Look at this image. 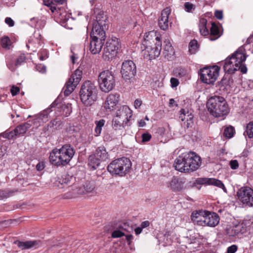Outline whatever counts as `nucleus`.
I'll list each match as a JSON object with an SVG mask.
<instances>
[{
	"label": "nucleus",
	"instance_id": "a18cd8bd",
	"mask_svg": "<svg viewBox=\"0 0 253 253\" xmlns=\"http://www.w3.org/2000/svg\"><path fill=\"white\" fill-rule=\"evenodd\" d=\"M26 60V56L24 54H21L19 55L18 58L16 60L15 66L18 67L21 65V64L25 62Z\"/></svg>",
	"mask_w": 253,
	"mask_h": 253
},
{
	"label": "nucleus",
	"instance_id": "e2e57ef3",
	"mask_svg": "<svg viewBox=\"0 0 253 253\" xmlns=\"http://www.w3.org/2000/svg\"><path fill=\"white\" fill-rule=\"evenodd\" d=\"M6 153V149L5 146H0V158L4 156Z\"/></svg>",
	"mask_w": 253,
	"mask_h": 253
},
{
	"label": "nucleus",
	"instance_id": "7c9ffc66",
	"mask_svg": "<svg viewBox=\"0 0 253 253\" xmlns=\"http://www.w3.org/2000/svg\"><path fill=\"white\" fill-rule=\"evenodd\" d=\"M221 35L222 33L220 32L218 27L215 23L212 22L210 28V33L208 36L209 39L211 41H215L218 39Z\"/></svg>",
	"mask_w": 253,
	"mask_h": 253
},
{
	"label": "nucleus",
	"instance_id": "6ab92c4d",
	"mask_svg": "<svg viewBox=\"0 0 253 253\" xmlns=\"http://www.w3.org/2000/svg\"><path fill=\"white\" fill-rule=\"evenodd\" d=\"M170 13L171 9L169 7H166L162 10L161 16L158 19V26L162 30H168L169 25L170 24L169 20Z\"/></svg>",
	"mask_w": 253,
	"mask_h": 253
},
{
	"label": "nucleus",
	"instance_id": "72a5a7b5",
	"mask_svg": "<svg viewBox=\"0 0 253 253\" xmlns=\"http://www.w3.org/2000/svg\"><path fill=\"white\" fill-rule=\"evenodd\" d=\"M41 244L39 241H28L26 242H20L18 243V246L23 249H27L31 248H37Z\"/></svg>",
	"mask_w": 253,
	"mask_h": 253
},
{
	"label": "nucleus",
	"instance_id": "f03ea898",
	"mask_svg": "<svg viewBox=\"0 0 253 253\" xmlns=\"http://www.w3.org/2000/svg\"><path fill=\"white\" fill-rule=\"evenodd\" d=\"M75 153V150L70 145L66 144L60 148H54L50 153V163L56 166H65L69 164Z\"/></svg>",
	"mask_w": 253,
	"mask_h": 253
},
{
	"label": "nucleus",
	"instance_id": "c756f323",
	"mask_svg": "<svg viewBox=\"0 0 253 253\" xmlns=\"http://www.w3.org/2000/svg\"><path fill=\"white\" fill-rule=\"evenodd\" d=\"M164 43V56L169 60H172L174 58V50L169 41H165Z\"/></svg>",
	"mask_w": 253,
	"mask_h": 253
},
{
	"label": "nucleus",
	"instance_id": "ea45409f",
	"mask_svg": "<svg viewBox=\"0 0 253 253\" xmlns=\"http://www.w3.org/2000/svg\"><path fill=\"white\" fill-rule=\"evenodd\" d=\"M234 134V128L233 127L230 126L226 127L224 130L223 135L227 138H230L233 137Z\"/></svg>",
	"mask_w": 253,
	"mask_h": 253
},
{
	"label": "nucleus",
	"instance_id": "f704fd0d",
	"mask_svg": "<svg viewBox=\"0 0 253 253\" xmlns=\"http://www.w3.org/2000/svg\"><path fill=\"white\" fill-rule=\"evenodd\" d=\"M106 16L102 11H99L96 17V21L93 22V24H98L101 26L106 27Z\"/></svg>",
	"mask_w": 253,
	"mask_h": 253
},
{
	"label": "nucleus",
	"instance_id": "ddd939ff",
	"mask_svg": "<svg viewBox=\"0 0 253 253\" xmlns=\"http://www.w3.org/2000/svg\"><path fill=\"white\" fill-rule=\"evenodd\" d=\"M239 201L243 205L248 206H253V189L249 187L245 186L240 188L237 193Z\"/></svg>",
	"mask_w": 253,
	"mask_h": 253
},
{
	"label": "nucleus",
	"instance_id": "603ef678",
	"mask_svg": "<svg viewBox=\"0 0 253 253\" xmlns=\"http://www.w3.org/2000/svg\"><path fill=\"white\" fill-rule=\"evenodd\" d=\"M230 166L233 169H237L239 167L238 162L237 160H232L230 162Z\"/></svg>",
	"mask_w": 253,
	"mask_h": 253
},
{
	"label": "nucleus",
	"instance_id": "37998d69",
	"mask_svg": "<svg viewBox=\"0 0 253 253\" xmlns=\"http://www.w3.org/2000/svg\"><path fill=\"white\" fill-rule=\"evenodd\" d=\"M246 132L250 138H253V122H250L247 125Z\"/></svg>",
	"mask_w": 253,
	"mask_h": 253
},
{
	"label": "nucleus",
	"instance_id": "4d7b16f0",
	"mask_svg": "<svg viewBox=\"0 0 253 253\" xmlns=\"http://www.w3.org/2000/svg\"><path fill=\"white\" fill-rule=\"evenodd\" d=\"M5 22L10 27H12L14 25V21L10 17H6L5 19Z\"/></svg>",
	"mask_w": 253,
	"mask_h": 253
},
{
	"label": "nucleus",
	"instance_id": "5701e85b",
	"mask_svg": "<svg viewBox=\"0 0 253 253\" xmlns=\"http://www.w3.org/2000/svg\"><path fill=\"white\" fill-rule=\"evenodd\" d=\"M185 180L177 177H173L168 187L174 192H180L184 189Z\"/></svg>",
	"mask_w": 253,
	"mask_h": 253
},
{
	"label": "nucleus",
	"instance_id": "dca6fc26",
	"mask_svg": "<svg viewBox=\"0 0 253 253\" xmlns=\"http://www.w3.org/2000/svg\"><path fill=\"white\" fill-rule=\"evenodd\" d=\"M188 172L197 169L201 164V158L195 153H186Z\"/></svg>",
	"mask_w": 253,
	"mask_h": 253
},
{
	"label": "nucleus",
	"instance_id": "3c124183",
	"mask_svg": "<svg viewBox=\"0 0 253 253\" xmlns=\"http://www.w3.org/2000/svg\"><path fill=\"white\" fill-rule=\"evenodd\" d=\"M237 250V246L233 245L227 248V253H235Z\"/></svg>",
	"mask_w": 253,
	"mask_h": 253
},
{
	"label": "nucleus",
	"instance_id": "4c0bfd02",
	"mask_svg": "<svg viewBox=\"0 0 253 253\" xmlns=\"http://www.w3.org/2000/svg\"><path fill=\"white\" fill-rule=\"evenodd\" d=\"M106 121L104 119H100L99 121H96L95 124L96 127L95 128V135L99 136L101 132L102 127L104 126Z\"/></svg>",
	"mask_w": 253,
	"mask_h": 253
},
{
	"label": "nucleus",
	"instance_id": "393cba45",
	"mask_svg": "<svg viewBox=\"0 0 253 253\" xmlns=\"http://www.w3.org/2000/svg\"><path fill=\"white\" fill-rule=\"evenodd\" d=\"M197 182L201 184L214 185L221 188L224 192H227L226 189L222 182L218 179L213 178H200L197 180Z\"/></svg>",
	"mask_w": 253,
	"mask_h": 253
},
{
	"label": "nucleus",
	"instance_id": "b1692460",
	"mask_svg": "<svg viewBox=\"0 0 253 253\" xmlns=\"http://www.w3.org/2000/svg\"><path fill=\"white\" fill-rule=\"evenodd\" d=\"M105 40L97 39V38H90V41L89 45L90 52L92 54L99 53L104 44Z\"/></svg>",
	"mask_w": 253,
	"mask_h": 253
},
{
	"label": "nucleus",
	"instance_id": "4468645a",
	"mask_svg": "<svg viewBox=\"0 0 253 253\" xmlns=\"http://www.w3.org/2000/svg\"><path fill=\"white\" fill-rule=\"evenodd\" d=\"M121 73L124 79L127 80L132 79L136 73L135 64L131 60L125 61L122 64Z\"/></svg>",
	"mask_w": 253,
	"mask_h": 253
},
{
	"label": "nucleus",
	"instance_id": "9b49d317",
	"mask_svg": "<svg viewBox=\"0 0 253 253\" xmlns=\"http://www.w3.org/2000/svg\"><path fill=\"white\" fill-rule=\"evenodd\" d=\"M247 45H245L238 48L233 53L231 54L233 60L235 62V65L239 67V70L242 73H246L247 72V68L245 64L247 55L246 53L245 47Z\"/></svg>",
	"mask_w": 253,
	"mask_h": 253
},
{
	"label": "nucleus",
	"instance_id": "a878e982",
	"mask_svg": "<svg viewBox=\"0 0 253 253\" xmlns=\"http://www.w3.org/2000/svg\"><path fill=\"white\" fill-rule=\"evenodd\" d=\"M106 27L104 26H101L99 25L92 24V31L90 34V38H97V39H100L105 40V33L104 29Z\"/></svg>",
	"mask_w": 253,
	"mask_h": 253
},
{
	"label": "nucleus",
	"instance_id": "2eb2a0df",
	"mask_svg": "<svg viewBox=\"0 0 253 253\" xmlns=\"http://www.w3.org/2000/svg\"><path fill=\"white\" fill-rule=\"evenodd\" d=\"M31 121L17 126L14 130L6 132L4 133V137L11 139L15 136H19L25 134L27 130L31 127Z\"/></svg>",
	"mask_w": 253,
	"mask_h": 253
},
{
	"label": "nucleus",
	"instance_id": "0eeeda50",
	"mask_svg": "<svg viewBox=\"0 0 253 253\" xmlns=\"http://www.w3.org/2000/svg\"><path fill=\"white\" fill-rule=\"evenodd\" d=\"M98 83L100 89L105 92H108L115 86V77L109 70L101 72L98 76Z\"/></svg>",
	"mask_w": 253,
	"mask_h": 253
},
{
	"label": "nucleus",
	"instance_id": "f8f14e48",
	"mask_svg": "<svg viewBox=\"0 0 253 253\" xmlns=\"http://www.w3.org/2000/svg\"><path fill=\"white\" fill-rule=\"evenodd\" d=\"M56 105V102L54 101L48 108L33 116L32 117L33 119L31 121L33 126L35 127L38 128L47 122L49 120V113L52 112L51 108Z\"/></svg>",
	"mask_w": 253,
	"mask_h": 253
},
{
	"label": "nucleus",
	"instance_id": "6e6552de",
	"mask_svg": "<svg viewBox=\"0 0 253 253\" xmlns=\"http://www.w3.org/2000/svg\"><path fill=\"white\" fill-rule=\"evenodd\" d=\"M219 71L217 66L205 67L200 70V79L205 84H213L219 76Z\"/></svg>",
	"mask_w": 253,
	"mask_h": 253
},
{
	"label": "nucleus",
	"instance_id": "f257e3e1",
	"mask_svg": "<svg viewBox=\"0 0 253 253\" xmlns=\"http://www.w3.org/2000/svg\"><path fill=\"white\" fill-rule=\"evenodd\" d=\"M145 48L142 52L144 58L148 60L155 59L159 57L162 49L161 38L154 31H150L145 39Z\"/></svg>",
	"mask_w": 253,
	"mask_h": 253
},
{
	"label": "nucleus",
	"instance_id": "20e7f679",
	"mask_svg": "<svg viewBox=\"0 0 253 253\" xmlns=\"http://www.w3.org/2000/svg\"><path fill=\"white\" fill-rule=\"evenodd\" d=\"M132 116V111L126 105L121 106L116 112L112 120V127L114 130H119L126 126L130 125Z\"/></svg>",
	"mask_w": 253,
	"mask_h": 253
},
{
	"label": "nucleus",
	"instance_id": "49530a36",
	"mask_svg": "<svg viewBox=\"0 0 253 253\" xmlns=\"http://www.w3.org/2000/svg\"><path fill=\"white\" fill-rule=\"evenodd\" d=\"M125 235V234L119 230L114 231L112 233V237L114 238H120Z\"/></svg>",
	"mask_w": 253,
	"mask_h": 253
},
{
	"label": "nucleus",
	"instance_id": "de8ad7c7",
	"mask_svg": "<svg viewBox=\"0 0 253 253\" xmlns=\"http://www.w3.org/2000/svg\"><path fill=\"white\" fill-rule=\"evenodd\" d=\"M62 109L63 111H65V109L67 110L66 112V115L70 114L72 112V104L71 103H67V104H63L62 105Z\"/></svg>",
	"mask_w": 253,
	"mask_h": 253
},
{
	"label": "nucleus",
	"instance_id": "bf43d9fd",
	"mask_svg": "<svg viewBox=\"0 0 253 253\" xmlns=\"http://www.w3.org/2000/svg\"><path fill=\"white\" fill-rule=\"evenodd\" d=\"M175 74H178L179 77H183L186 74V72L182 69H177L175 71Z\"/></svg>",
	"mask_w": 253,
	"mask_h": 253
},
{
	"label": "nucleus",
	"instance_id": "864d4df0",
	"mask_svg": "<svg viewBox=\"0 0 253 253\" xmlns=\"http://www.w3.org/2000/svg\"><path fill=\"white\" fill-rule=\"evenodd\" d=\"M20 89L17 86H12L10 89V92L13 96L17 95Z\"/></svg>",
	"mask_w": 253,
	"mask_h": 253
},
{
	"label": "nucleus",
	"instance_id": "a19ab883",
	"mask_svg": "<svg viewBox=\"0 0 253 253\" xmlns=\"http://www.w3.org/2000/svg\"><path fill=\"white\" fill-rule=\"evenodd\" d=\"M197 41L196 40H192L189 45V51L191 54H195L197 50Z\"/></svg>",
	"mask_w": 253,
	"mask_h": 253
},
{
	"label": "nucleus",
	"instance_id": "c9c22d12",
	"mask_svg": "<svg viewBox=\"0 0 253 253\" xmlns=\"http://www.w3.org/2000/svg\"><path fill=\"white\" fill-rule=\"evenodd\" d=\"M207 23V21L206 19H205L204 18H202L200 19V22H199V30H200L201 34L204 36H209V30L206 27Z\"/></svg>",
	"mask_w": 253,
	"mask_h": 253
},
{
	"label": "nucleus",
	"instance_id": "2f4dec72",
	"mask_svg": "<svg viewBox=\"0 0 253 253\" xmlns=\"http://www.w3.org/2000/svg\"><path fill=\"white\" fill-rule=\"evenodd\" d=\"M95 185L93 182L87 181L85 183L84 185V189L82 188H80L79 190L78 193L80 195L90 193H95Z\"/></svg>",
	"mask_w": 253,
	"mask_h": 253
},
{
	"label": "nucleus",
	"instance_id": "7ed1b4c3",
	"mask_svg": "<svg viewBox=\"0 0 253 253\" xmlns=\"http://www.w3.org/2000/svg\"><path fill=\"white\" fill-rule=\"evenodd\" d=\"M209 111L215 117H220L227 115L229 108L225 99L222 96H214L211 97L207 102Z\"/></svg>",
	"mask_w": 253,
	"mask_h": 253
},
{
	"label": "nucleus",
	"instance_id": "79ce46f5",
	"mask_svg": "<svg viewBox=\"0 0 253 253\" xmlns=\"http://www.w3.org/2000/svg\"><path fill=\"white\" fill-rule=\"evenodd\" d=\"M72 179H73L72 177L66 176L63 179L57 180L55 182V184L56 186L59 187V188H62L63 187H60L59 184H60L61 185H62L63 184H68L70 183V181Z\"/></svg>",
	"mask_w": 253,
	"mask_h": 253
},
{
	"label": "nucleus",
	"instance_id": "1a4fd4ad",
	"mask_svg": "<svg viewBox=\"0 0 253 253\" xmlns=\"http://www.w3.org/2000/svg\"><path fill=\"white\" fill-rule=\"evenodd\" d=\"M121 45L119 40L117 38H113L109 40L106 44L103 50V57L106 60L112 59L116 56L118 49Z\"/></svg>",
	"mask_w": 253,
	"mask_h": 253
},
{
	"label": "nucleus",
	"instance_id": "338daca9",
	"mask_svg": "<svg viewBox=\"0 0 253 253\" xmlns=\"http://www.w3.org/2000/svg\"><path fill=\"white\" fill-rule=\"evenodd\" d=\"M126 238L127 241L128 242V244H129L133 239V236L131 235H126Z\"/></svg>",
	"mask_w": 253,
	"mask_h": 253
},
{
	"label": "nucleus",
	"instance_id": "5fc2aeb1",
	"mask_svg": "<svg viewBox=\"0 0 253 253\" xmlns=\"http://www.w3.org/2000/svg\"><path fill=\"white\" fill-rule=\"evenodd\" d=\"M170 83L172 87H175L179 84V81L175 78H171L170 79Z\"/></svg>",
	"mask_w": 253,
	"mask_h": 253
},
{
	"label": "nucleus",
	"instance_id": "e433bc0d",
	"mask_svg": "<svg viewBox=\"0 0 253 253\" xmlns=\"http://www.w3.org/2000/svg\"><path fill=\"white\" fill-rule=\"evenodd\" d=\"M102 162L95 155L92 154L89 156L88 158V165L91 167L93 169H96L100 165V163Z\"/></svg>",
	"mask_w": 253,
	"mask_h": 253
},
{
	"label": "nucleus",
	"instance_id": "680f3d73",
	"mask_svg": "<svg viewBox=\"0 0 253 253\" xmlns=\"http://www.w3.org/2000/svg\"><path fill=\"white\" fill-rule=\"evenodd\" d=\"M142 104V101L140 99H136L134 103V106L136 109L139 108Z\"/></svg>",
	"mask_w": 253,
	"mask_h": 253
},
{
	"label": "nucleus",
	"instance_id": "09e8293b",
	"mask_svg": "<svg viewBox=\"0 0 253 253\" xmlns=\"http://www.w3.org/2000/svg\"><path fill=\"white\" fill-rule=\"evenodd\" d=\"M195 5L189 2H186L184 4L185 10L188 12H191L192 9H195Z\"/></svg>",
	"mask_w": 253,
	"mask_h": 253
},
{
	"label": "nucleus",
	"instance_id": "bb28decb",
	"mask_svg": "<svg viewBox=\"0 0 253 253\" xmlns=\"http://www.w3.org/2000/svg\"><path fill=\"white\" fill-rule=\"evenodd\" d=\"M179 118L186 125L187 127H191L193 124V115L187 109H182L180 110Z\"/></svg>",
	"mask_w": 253,
	"mask_h": 253
},
{
	"label": "nucleus",
	"instance_id": "39448f33",
	"mask_svg": "<svg viewBox=\"0 0 253 253\" xmlns=\"http://www.w3.org/2000/svg\"><path fill=\"white\" fill-rule=\"evenodd\" d=\"M80 97L82 102L85 106L93 104L97 99V90L94 84L87 81L82 85L80 91Z\"/></svg>",
	"mask_w": 253,
	"mask_h": 253
},
{
	"label": "nucleus",
	"instance_id": "aec40b11",
	"mask_svg": "<svg viewBox=\"0 0 253 253\" xmlns=\"http://www.w3.org/2000/svg\"><path fill=\"white\" fill-rule=\"evenodd\" d=\"M120 96L118 94H110L106 99L103 104V108L107 112L114 110L119 101Z\"/></svg>",
	"mask_w": 253,
	"mask_h": 253
},
{
	"label": "nucleus",
	"instance_id": "774afa93",
	"mask_svg": "<svg viewBox=\"0 0 253 253\" xmlns=\"http://www.w3.org/2000/svg\"><path fill=\"white\" fill-rule=\"evenodd\" d=\"M142 228L141 227H138L135 229V233L136 235H138L142 232Z\"/></svg>",
	"mask_w": 253,
	"mask_h": 253
},
{
	"label": "nucleus",
	"instance_id": "052dcab7",
	"mask_svg": "<svg viewBox=\"0 0 253 253\" xmlns=\"http://www.w3.org/2000/svg\"><path fill=\"white\" fill-rule=\"evenodd\" d=\"M37 169L41 171L44 168V165L43 162H39L36 166Z\"/></svg>",
	"mask_w": 253,
	"mask_h": 253
},
{
	"label": "nucleus",
	"instance_id": "69168bd1",
	"mask_svg": "<svg viewBox=\"0 0 253 253\" xmlns=\"http://www.w3.org/2000/svg\"><path fill=\"white\" fill-rule=\"evenodd\" d=\"M150 223L148 221H144L141 224V227L143 228H146L149 226Z\"/></svg>",
	"mask_w": 253,
	"mask_h": 253
},
{
	"label": "nucleus",
	"instance_id": "c85d7f7f",
	"mask_svg": "<svg viewBox=\"0 0 253 253\" xmlns=\"http://www.w3.org/2000/svg\"><path fill=\"white\" fill-rule=\"evenodd\" d=\"M231 56H228L225 60L223 66L224 70L225 73L232 74L236 71H239L238 66L235 65V62L232 60Z\"/></svg>",
	"mask_w": 253,
	"mask_h": 253
},
{
	"label": "nucleus",
	"instance_id": "8fccbe9b",
	"mask_svg": "<svg viewBox=\"0 0 253 253\" xmlns=\"http://www.w3.org/2000/svg\"><path fill=\"white\" fill-rule=\"evenodd\" d=\"M151 135L149 133H143L141 135L142 142H146L149 141L151 138Z\"/></svg>",
	"mask_w": 253,
	"mask_h": 253
},
{
	"label": "nucleus",
	"instance_id": "cd10ccee",
	"mask_svg": "<svg viewBox=\"0 0 253 253\" xmlns=\"http://www.w3.org/2000/svg\"><path fill=\"white\" fill-rule=\"evenodd\" d=\"M205 226L215 227L219 222V217L218 215L215 212H211L206 211Z\"/></svg>",
	"mask_w": 253,
	"mask_h": 253
},
{
	"label": "nucleus",
	"instance_id": "4be33fe9",
	"mask_svg": "<svg viewBox=\"0 0 253 253\" xmlns=\"http://www.w3.org/2000/svg\"><path fill=\"white\" fill-rule=\"evenodd\" d=\"M206 211H195L192 213L191 219L194 224L199 226H205Z\"/></svg>",
	"mask_w": 253,
	"mask_h": 253
},
{
	"label": "nucleus",
	"instance_id": "473e14b6",
	"mask_svg": "<svg viewBox=\"0 0 253 253\" xmlns=\"http://www.w3.org/2000/svg\"><path fill=\"white\" fill-rule=\"evenodd\" d=\"M94 154L101 162L106 161L109 159L108 153L106 148L102 146L97 148Z\"/></svg>",
	"mask_w": 253,
	"mask_h": 253
},
{
	"label": "nucleus",
	"instance_id": "13d9d810",
	"mask_svg": "<svg viewBox=\"0 0 253 253\" xmlns=\"http://www.w3.org/2000/svg\"><path fill=\"white\" fill-rule=\"evenodd\" d=\"M36 69L38 71L41 73H45L46 72V67L44 65H39L37 66Z\"/></svg>",
	"mask_w": 253,
	"mask_h": 253
},
{
	"label": "nucleus",
	"instance_id": "9d476101",
	"mask_svg": "<svg viewBox=\"0 0 253 253\" xmlns=\"http://www.w3.org/2000/svg\"><path fill=\"white\" fill-rule=\"evenodd\" d=\"M82 75V68L80 67L75 70L66 83L64 88V93L65 96L69 95L74 90L81 81Z\"/></svg>",
	"mask_w": 253,
	"mask_h": 253
},
{
	"label": "nucleus",
	"instance_id": "423d86ee",
	"mask_svg": "<svg viewBox=\"0 0 253 253\" xmlns=\"http://www.w3.org/2000/svg\"><path fill=\"white\" fill-rule=\"evenodd\" d=\"M131 168V162L126 157L116 159L108 166V171L113 175L125 176Z\"/></svg>",
	"mask_w": 253,
	"mask_h": 253
},
{
	"label": "nucleus",
	"instance_id": "c03bdc74",
	"mask_svg": "<svg viewBox=\"0 0 253 253\" xmlns=\"http://www.w3.org/2000/svg\"><path fill=\"white\" fill-rule=\"evenodd\" d=\"M15 61L16 60L12 59H8L7 61V66L11 71H15L16 67H18V66H15Z\"/></svg>",
	"mask_w": 253,
	"mask_h": 253
},
{
	"label": "nucleus",
	"instance_id": "a211bd4d",
	"mask_svg": "<svg viewBox=\"0 0 253 253\" xmlns=\"http://www.w3.org/2000/svg\"><path fill=\"white\" fill-rule=\"evenodd\" d=\"M247 231V226L243 222H239L237 224H233L228 226L226 229V233L229 236H236L245 233Z\"/></svg>",
	"mask_w": 253,
	"mask_h": 253
},
{
	"label": "nucleus",
	"instance_id": "0e129e2a",
	"mask_svg": "<svg viewBox=\"0 0 253 253\" xmlns=\"http://www.w3.org/2000/svg\"><path fill=\"white\" fill-rule=\"evenodd\" d=\"M77 59H78V57L75 54H73L71 56V61H72V62L73 64H75L76 62Z\"/></svg>",
	"mask_w": 253,
	"mask_h": 253
},
{
	"label": "nucleus",
	"instance_id": "6e6d98bb",
	"mask_svg": "<svg viewBox=\"0 0 253 253\" xmlns=\"http://www.w3.org/2000/svg\"><path fill=\"white\" fill-rule=\"evenodd\" d=\"M214 16L219 20L223 18V12L221 10H216L214 12Z\"/></svg>",
	"mask_w": 253,
	"mask_h": 253
},
{
	"label": "nucleus",
	"instance_id": "58836bf2",
	"mask_svg": "<svg viewBox=\"0 0 253 253\" xmlns=\"http://www.w3.org/2000/svg\"><path fill=\"white\" fill-rule=\"evenodd\" d=\"M1 45L3 48L9 49L11 45V42L8 37H3L1 39Z\"/></svg>",
	"mask_w": 253,
	"mask_h": 253
},
{
	"label": "nucleus",
	"instance_id": "f3484780",
	"mask_svg": "<svg viewBox=\"0 0 253 253\" xmlns=\"http://www.w3.org/2000/svg\"><path fill=\"white\" fill-rule=\"evenodd\" d=\"M179 235L174 230L166 232L164 234L159 236L158 240L160 244L164 246H169L174 242L178 240Z\"/></svg>",
	"mask_w": 253,
	"mask_h": 253
},
{
	"label": "nucleus",
	"instance_id": "412c9836",
	"mask_svg": "<svg viewBox=\"0 0 253 253\" xmlns=\"http://www.w3.org/2000/svg\"><path fill=\"white\" fill-rule=\"evenodd\" d=\"M186 156V153H184L175 159L173 166L176 170L180 172H188Z\"/></svg>",
	"mask_w": 253,
	"mask_h": 253
}]
</instances>
